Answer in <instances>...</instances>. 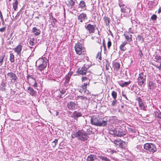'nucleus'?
Wrapping results in <instances>:
<instances>
[{
	"instance_id": "55",
	"label": "nucleus",
	"mask_w": 161,
	"mask_h": 161,
	"mask_svg": "<svg viewBox=\"0 0 161 161\" xmlns=\"http://www.w3.org/2000/svg\"><path fill=\"white\" fill-rule=\"evenodd\" d=\"M137 38L139 41H140L141 40H142V41H143V38H142V36H138Z\"/></svg>"
},
{
	"instance_id": "45",
	"label": "nucleus",
	"mask_w": 161,
	"mask_h": 161,
	"mask_svg": "<svg viewBox=\"0 0 161 161\" xmlns=\"http://www.w3.org/2000/svg\"><path fill=\"white\" fill-rule=\"evenodd\" d=\"M71 137L74 138L75 137H77L78 138V134H77V131L75 132H74L71 135Z\"/></svg>"
},
{
	"instance_id": "20",
	"label": "nucleus",
	"mask_w": 161,
	"mask_h": 161,
	"mask_svg": "<svg viewBox=\"0 0 161 161\" xmlns=\"http://www.w3.org/2000/svg\"><path fill=\"white\" fill-rule=\"evenodd\" d=\"M108 124V121L107 120L104 119H99V122L97 126L104 127Z\"/></svg>"
},
{
	"instance_id": "29",
	"label": "nucleus",
	"mask_w": 161,
	"mask_h": 161,
	"mask_svg": "<svg viewBox=\"0 0 161 161\" xmlns=\"http://www.w3.org/2000/svg\"><path fill=\"white\" fill-rule=\"evenodd\" d=\"M114 69V70L117 71L120 68V65L119 63L114 62L113 63Z\"/></svg>"
},
{
	"instance_id": "23",
	"label": "nucleus",
	"mask_w": 161,
	"mask_h": 161,
	"mask_svg": "<svg viewBox=\"0 0 161 161\" xmlns=\"http://www.w3.org/2000/svg\"><path fill=\"white\" fill-rule=\"evenodd\" d=\"M97 159V158L96 155L91 154L87 157L86 161H93Z\"/></svg>"
},
{
	"instance_id": "41",
	"label": "nucleus",
	"mask_w": 161,
	"mask_h": 161,
	"mask_svg": "<svg viewBox=\"0 0 161 161\" xmlns=\"http://www.w3.org/2000/svg\"><path fill=\"white\" fill-rule=\"evenodd\" d=\"M111 95L113 99H116L117 93L115 91H112L111 93Z\"/></svg>"
},
{
	"instance_id": "43",
	"label": "nucleus",
	"mask_w": 161,
	"mask_h": 161,
	"mask_svg": "<svg viewBox=\"0 0 161 161\" xmlns=\"http://www.w3.org/2000/svg\"><path fill=\"white\" fill-rule=\"evenodd\" d=\"M117 100L116 99H114L113 100L111 101V106L114 107L117 103Z\"/></svg>"
},
{
	"instance_id": "62",
	"label": "nucleus",
	"mask_w": 161,
	"mask_h": 161,
	"mask_svg": "<svg viewBox=\"0 0 161 161\" xmlns=\"http://www.w3.org/2000/svg\"><path fill=\"white\" fill-rule=\"evenodd\" d=\"M128 33H130V34H131V33L133 34L134 32L131 29V28H130L129 29V32H128Z\"/></svg>"
},
{
	"instance_id": "53",
	"label": "nucleus",
	"mask_w": 161,
	"mask_h": 161,
	"mask_svg": "<svg viewBox=\"0 0 161 161\" xmlns=\"http://www.w3.org/2000/svg\"><path fill=\"white\" fill-rule=\"evenodd\" d=\"M122 96H123L125 98V99L127 100H128V99L127 98V96H126V94H125V92H122Z\"/></svg>"
},
{
	"instance_id": "28",
	"label": "nucleus",
	"mask_w": 161,
	"mask_h": 161,
	"mask_svg": "<svg viewBox=\"0 0 161 161\" xmlns=\"http://www.w3.org/2000/svg\"><path fill=\"white\" fill-rule=\"evenodd\" d=\"M75 2L73 0H68V3L67 5L71 8H75Z\"/></svg>"
},
{
	"instance_id": "11",
	"label": "nucleus",
	"mask_w": 161,
	"mask_h": 161,
	"mask_svg": "<svg viewBox=\"0 0 161 161\" xmlns=\"http://www.w3.org/2000/svg\"><path fill=\"white\" fill-rule=\"evenodd\" d=\"M78 20L80 22L82 23L85 20L87 19V18L86 14L84 13H82L78 16Z\"/></svg>"
},
{
	"instance_id": "34",
	"label": "nucleus",
	"mask_w": 161,
	"mask_h": 161,
	"mask_svg": "<svg viewBox=\"0 0 161 161\" xmlns=\"http://www.w3.org/2000/svg\"><path fill=\"white\" fill-rule=\"evenodd\" d=\"M127 42H123L122 44H121L120 46V49L123 51L125 50L126 48L125 47V46L127 44Z\"/></svg>"
},
{
	"instance_id": "8",
	"label": "nucleus",
	"mask_w": 161,
	"mask_h": 161,
	"mask_svg": "<svg viewBox=\"0 0 161 161\" xmlns=\"http://www.w3.org/2000/svg\"><path fill=\"white\" fill-rule=\"evenodd\" d=\"M90 67L86 64H85L83 66L80 67L78 69V72L80 74L83 75H85L86 74L87 70Z\"/></svg>"
},
{
	"instance_id": "16",
	"label": "nucleus",
	"mask_w": 161,
	"mask_h": 161,
	"mask_svg": "<svg viewBox=\"0 0 161 161\" xmlns=\"http://www.w3.org/2000/svg\"><path fill=\"white\" fill-rule=\"evenodd\" d=\"M99 158L105 161H119L115 157H111V160L107 158V157H105L102 156H99Z\"/></svg>"
},
{
	"instance_id": "17",
	"label": "nucleus",
	"mask_w": 161,
	"mask_h": 161,
	"mask_svg": "<svg viewBox=\"0 0 161 161\" xmlns=\"http://www.w3.org/2000/svg\"><path fill=\"white\" fill-rule=\"evenodd\" d=\"M72 74V72H70L67 74L65 77V81L64 84L66 86H67L68 85V83L70 81L71 77Z\"/></svg>"
},
{
	"instance_id": "12",
	"label": "nucleus",
	"mask_w": 161,
	"mask_h": 161,
	"mask_svg": "<svg viewBox=\"0 0 161 161\" xmlns=\"http://www.w3.org/2000/svg\"><path fill=\"white\" fill-rule=\"evenodd\" d=\"M99 119L98 117L95 116H92L91 119V123L93 125L97 126Z\"/></svg>"
},
{
	"instance_id": "24",
	"label": "nucleus",
	"mask_w": 161,
	"mask_h": 161,
	"mask_svg": "<svg viewBox=\"0 0 161 161\" xmlns=\"http://www.w3.org/2000/svg\"><path fill=\"white\" fill-rule=\"evenodd\" d=\"M126 134V132L125 131L122 130L121 129L119 130V128H118L117 136L121 137Z\"/></svg>"
},
{
	"instance_id": "7",
	"label": "nucleus",
	"mask_w": 161,
	"mask_h": 161,
	"mask_svg": "<svg viewBox=\"0 0 161 161\" xmlns=\"http://www.w3.org/2000/svg\"><path fill=\"white\" fill-rule=\"evenodd\" d=\"M121 12L123 13V14H121L122 17L124 16L128 17L130 16V8L124 6L123 7L121 8Z\"/></svg>"
},
{
	"instance_id": "1",
	"label": "nucleus",
	"mask_w": 161,
	"mask_h": 161,
	"mask_svg": "<svg viewBox=\"0 0 161 161\" xmlns=\"http://www.w3.org/2000/svg\"><path fill=\"white\" fill-rule=\"evenodd\" d=\"M75 48L76 53L78 55L84 54L86 52V49L84 46L83 40L78 41L75 44Z\"/></svg>"
},
{
	"instance_id": "26",
	"label": "nucleus",
	"mask_w": 161,
	"mask_h": 161,
	"mask_svg": "<svg viewBox=\"0 0 161 161\" xmlns=\"http://www.w3.org/2000/svg\"><path fill=\"white\" fill-rule=\"evenodd\" d=\"M118 129V128H111L109 130V133H110V134L112 135H113L115 136H117Z\"/></svg>"
},
{
	"instance_id": "48",
	"label": "nucleus",
	"mask_w": 161,
	"mask_h": 161,
	"mask_svg": "<svg viewBox=\"0 0 161 161\" xmlns=\"http://www.w3.org/2000/svg\"><path fill=\"white\" fill-rule=\"evenodd\" d=\"M82 81L83 82H86L87 81H88L89 80H88V79L85 77H83L81 78Z\"/></svg>"
},
{
	"instance_id": "54",
	"label": "nucleus",
	"mask_w": 161,
	"mask_h": 161,
	"mask_svg": "<svg viewBox=\"0 0 161 161\" xmlns=\"http://www.w3.org/2000/svg\"><path fill=\"white\" fill-rule=\"evenodd\" d=\"M79 97L80 99L82 100H83L85 99H87V97L85 96H79Z\"/></svg>"
},
{
	"instance_id": "58",
	"label": "nucleus",
	"mask_w": 161,
	"mask_h": 161,
	"mask_svg": "<svg viewBox=\"0 0 161 161\" xmlns=\"http://www.w3.org/2000/svg\"><path fill=\"white\" fill-rule=\"evenodd\" d=\"M0 17L2 21L4 23V19L3 18V15H2L1 12L0 11Z\"/></svg>"
},
{
	"instance_id": "52",
	"label": "nucleus",
	"mask_w": 161,
	"mask_h": 161,
	"mask_svg": "<svg viewBox=\"0 0 161 161\" xmlns=\"http://www.w3.org/2000/svg\"><path fill=\"white\" fill-rule=\"evenodd\" d=\"M108 151L109 152L111 153L112 154H113V153L116 152V151L114 150H113L111 149H109Z\"/></svg>"
},
{
	"instance_id": "15",
	"label": "nucleus",
	"mask_w": 161,
	"mask_h": 161,
	"mask_svg": "<svg viewBox=\"0 0 161 161\" xmlns=\"http://www.w3.org/2000/svg\"><path fill=\"white\" fill-rule=\"evenodd\" d=\"M22 49V45L21 43H20L14 48V51L17 53V55L20 56L21 55Z\"/></svg>"
},
{
	"instance_id": "61",
	"label": "nucleus",
	"mask_w": 161,
	"mask_h": 161,
	"mask_svg": "<svg viewBox=\"0 0 161 161\" xmlns=\"http://www.w3.org/2000/svg\"><path fill=\"white\" fill-rule=\"evenodd\" d=\"M139 54L140 57H142V56H143V53L141 50H140L139 52Z\"/></svg>"
},
{
	"instance_id": "59",
	"label": "nucleus",
	"mask_w": 161,
	"mask_h": 161,
	"mask_svg": "<svg viewBox=\"0 0 161 161\" xmlns=\"http://www.w3.org/2000/svg\"><path fill=\"white\" fill-rule=\"evenodd\" d=\"M56 22V19L55 18H53L52 19V22L54 24V25H55V23Z\"/></svg>"
},
{
	"instance_id": "32",
	"label": "nucleus",
	"mask_w": 161,
	"mask_h": 161,
	"mask_svg": "<svg viewBox=\"0 0 161 161\" xmlns=\"http://www.w3.org/2000/svg\"><path fill=\"white\" fill-rule=\"evenodd\" d=\"M103 20L105 23L106 25L107 26H109L110 23V18L108 17H104L103 18Z\"/></svg>"
},
{
	"instance_id": "49",
	"label": "nucleus",
	"mask_w": 161,
	"mask_h": 161,
	"mask_svg": "<svg viewBox=\"0 0 161 161\" xmlns=\"http://www.w3.org/2000/svg\"><path fill=\"white\" fill-rule=\"evenodd\" d=\"M157 16L155 14H153L151 17V19L153 20H155L156 19Z\"/></svg>"
},
{
	"instance_id": "9",
	"label": "nucleus",
	"mask_w": 161,
	"mask_h": 161,
	"mask_svg": "<svg viewBox=\"0 0 161 161\" xmlns=\"http://www.w3.org/2000/svg\"><path fill=\"white\" fill-rule=\"evenodd\" d=\"M7 78L10 80L11 82H15L17 81L18 78L16 75L12 72L8 73L7 74Z\"/></svg>"
},
{
	"instance_id": "3",
	"label": "nucleus",
	"mask_w": 161,
	"mask_h": 161,
	"mask_svg": "<svg viewBox=\"0 0 161 161\" xmlns=\"http://www.w3.org/2000/svg\"><path fill=\"white\" fill-rule=\"evenodd\" d=\"M146 75V73H141L139 74L137 79L138 85L140 86H144L145 84Z\"/></svg>"
},
{
	"instance_id": "5",
	"label": "nucleus",
	"mask_w": 161,
	"mask_h": 161,
	"mask_svg": "<svg viewBox=\"0 0 161 161\" xmlns=\"http://www.w3.org/2000/svg\"><path fill=\"white\" fill-rule=\"evenodd\" d=\"M78 139L82 141H86L89 136L84 130H79L77 131Z\"/></svg>"
},
{
	"instance_id": "38",
	"label": "nucleus",
	"mask_w": 161,
	"mask_h": 161,
	"mask_svg": "<svg viewBox=\"0 0 161 161\" xmlns=\"http://www.w3.org/2000/svg\"><path fill=\"white\" fill-rule=\"evenodd\" d=\"M135 150L137 152H142L143 150V149L142 148V147L140 145H137L135 147Z\"/></svg>"
},
{
	"instance_id": "63",
	"label": "nucleus",
	"mask_w": 161,
	"mask_h": 161,
	"mask_svg": "<svg viewBox=\"0 0 161 161\" xmlns=\"http://www.w3.org/2000/svg\"><path fill=\"white\" fill-rule=\"evenodd\" d=\"M82 91H84V90L86 89V87L85 86L82 85Z\"/></svg>"
},
{
	"instance_id": "14",
	"label": "nucleus",
	"mask_w": 161,
	"mask_h": 161,
	"mask_svg": "<svg viewBox=\"0 0 161 161\" xmlns=\"http://www.w3.org/2000/svg\"><path fill=\"white\" fill-rule=\"evenodd\" d=\"M82 114L81 112L75 111L73 113L72 118L75 119L77 120V119L82 116Z\"/></svg>"
},
{
	"instance_id": "47",
	"label": "nucleus",
	"mask_w": 161,
	"mask_h": 161,
	"mask_svg": "<svg viewBox=\"0 0 161 161\" xmlns=\"http://www.w3.org/2000/svg\"><path fill=\"white\" fill-rule=\"evenodd\" d=\"M155 59L156 60V61H158L161 60V57L160 56L156 55L155 57Z\"/></svg>"
},
{
	"instance_id": "31",
	"label": "nucleus",
	"mask_w": 161,
	"mask_h": 161,
	"mask_svg": "<svg viewBox=\"0 0 161 161\" xmlns=\"http://www.w3.org/2000/svg\"><path fill=\"white\" fill-rule=\"evenodd\" d=\"M130 80L128 82H120L119 83V85L122 87L126 86L130 83Z\"/></svg>"
},
{
	"instance_id": "42",
	"label": "nucleus",
	"mask_w": 161,
	"mask_h": 161,
	"mask_svg": "<svg viewBox=\"0 0 161 161\" xmlns=\"http://www.w3.org/2000/svg\"><path fill=\"white\" fill-rule=\"evenodd\" d=\"M121 141L120 139H116L114 140L113 143L115 145L116 147H117V145H119V143L120 142V141Z\"/></svg>"
},
{
	"instance_id": "2",
	"label": "nucleus",
	"mask_w": 161,
	"mask_h": 161,
	"mask_svg": "<svg viewBox=\"0 0 161 161\" xmlns=\"http://www.w3.org/2000/svg\"><path fill=\"white\" fill-rule=\"evenodd\" d=\"M48 60L44 57L39 58L36 62V66L38 65V69L40 71L44 70L47 67Z\"/></svg>"
},
{
	"instance_id": "60",
	"label": "nucleus",
	"mask_w": 161,
	"mask_h": 161,
	"mask_svg": "<svg viewBox=\"0 0 161 161\" xmlns=\"http://www.w3.org/2000/svg\"><path fill=\"white\" fill-rule=\"evenodd\" d=\"M5 27H3L0 29V31L1 32H3L5 30Z\"/></svg>"
},
{
	"instance_id": "33",
	"label": "nucleus",
	"mask_w": 161,
	"mask_h": 161,
	"mask_svg": "<svg viewBox=\"0 0 161 161\" xmlns=\"http://www.w3.org/2000/svg\"><path fill=\"white\" fill-rule=\"evenodd\" d=\"M18 2L17 0H13V8L14 10H16L17 8Z\"/></svg>"
},
{
	"instance_id": "39",
	"label": "nucleus",
	"mask_w": 161,
	"mask_h": 161,
	"mask_svg": "<svg viewBox=\"0 0 161 161\" xmlns=\"http://www.w3.org/2000/svg\"><path fill=\"white\" fill-rule=\"evenodd\" d=\"M10 61L11 63L14 61V56L12 53H10Z\"/></svg>"
},
{
	"instance_id": "37",
	"label": "nucleus",
	"mask_w": 161,
	"mask_h": 161,
	"mask_svg": "<svg viewBox=\"0 0 161 161\" xmlns=\"http://www.w3.org/2000/svg\"><path fill=\"white\" fill-rule=\"evenodd\" d=\"M148 86L150 87V89H153L155 88V83L153 81H150L148 83Z\"/></svg>"
},
{
	"instance_id": "25",
	"label": "nucleus",
	"mask_w": 161,
	"mask_h": 161,
	"mask_svg": "<svg viewBox=\"0 0 161 161\" xmlns=\"http://www.w3.org/2000/svg\"><path fill=\"white\" fill-rule=\"evenodd\" d=\"M84 128L86 130L85 131L87 133V135L89 134H90L92 132V129L90 126L86 125Z\"/></svg>"
},
{
	"instance_id": "4",
	"label": "nucleus",
	"mask_w": 161,
	"mask_h": 161,
	"mask_svg": "<svg viewBox=\"0 0 161 161\" xmlns=\"http://www.w3.org/2000/svg\"><path fill=\"white\" fill-rule=\"evenodd\" d=\"M144 148L151 153H154L157 150L155 144L151 143H146L144 145Z\"/></svg>"
},
{
	"instance_id": "19",
	"label": "nucleus",
	"mask_w": 161,
	"mask_h": 161,
	"mask_svg": "<svg viewBox=\"0 0 161 161\" xmlns=\"http://www.w3.org/2000/svg\"><path fill=\"white\" fill-rule=\"evenodd\" d=\"M76 103L75 102H69L67 103V106L69 109L72 110L75 109Z\"/></svg>"
},
{
	"instance_id": "56",
	"label": "nucleus",
	"mask_w": 161,
	"mask_h": 161,
	"mask_svg": "<svg viewBox=\"0 0 161 161\" xmlns=\"http://www.w3.org/2000/svg\"><path fill=\"white\" fill-rule=\"evenodd\" d=\"M89 82L90 80H89L88 81H87L86 82H84L83 85L85 86L86 87V86L89 84Z\"/></svg>"
},
{
	"instance_id": "13",
	"label": "nucleus",
	"mask_w": 161,
	"mask_h": 161,
	"mask_svg": "<svg viewBox=\"0 0 161 161\" xmlns=\"http://www.w3.org/2000/svg\"><path fill=\"white\" fill-rule=\"evenodd\" d=\"M139 105L141 109L144 110V109L147 107V105L143 103L142 99L140 97L138 98Z\"/></svg>"
},
{
	"instance_id": "46",
	"label": "nucleus",
	"mask_w": 161,
	"mask_h": 161,
	"mask_svg": "<svg viewBox=\"0 0 161 161\" xmlns=\"http://www.w3.org/2000/svg\"><path fill=\"white\" fill-rule=\"evenodd\" d=\"M97 58H98L100 60L101 59V52H99L96 56V57Z\"/></svg>"
},
{
	"instance_id": "21",
	"label": "nucleus",
	"mask_w": 161,
	"mask_h": 161,
	"mask_svg": "<svg viewBox=\"0 0 161 161\" xmlns=\"http://www.w3.org/2000/svg\"><path fill=\"white\" fill-rule=\"evenodd\" d=\"M31 31L36 36H39L41 33L40 30L36 27L33 28Z\"/></svg>"
},
{
	"instance_id": "57",
	"label": "nucleus",
	"mask_w": 161,
	"mask_h": 161,
	"mask_svg": "<svg viewBox=\"0 0 161 161\" xmlns=\"http://www.w3.org/2000/svg\"><path fill=\"white\" fill-rule=\"evenodd\" d=\"M128 130L129 131L132 133H134L135 132L134 130L132 128H129Z\"/></svg>"
},
{
	"instance_id": "64",
	"label": "nucleus",
	"mask_w": 161,
	"mask_h": 161,
	"mask_svg": "<svg viewBox=\"0 0 161 161\" xmlns=\"http://www.w3.org/2000/svg\"><path fill=\"white\" fill-rule=\"evenodd\" d=\"M84 93L86 94L87 95H88L89 93V92L88 90H87L86 89V90H84Z\"/></svg>"
},
{
	"instance_id": "51",
	"label": "nucleus",
	"mask_w": 161,
	"mask_h": 161,
	"mask_svg": "<svg viewBox=\"0 0 161 161\" xmlns=\"http://www.w3.org/2000/svg\"><path fill=\"white\" fill-rule=\"evenodd\" d=\"M112 44L111 42L110 41H109L107 43V47L108 49H109L111 46Z\"/></svg>"
},
{
	"instance_id": "40",
	"label": "nucleus",
	"mask_w": 161,
	"mask_h": 161,
	"mask_svg": "<svg viewBox=\"0 0 161 161\" xmlns=\"http://www.w3.org/2000/svg\"><path fill=\"white\" fill-rule=\"evenodd\" d=\"M58 140L57 139H55V140L52 142V146L54 148L56 147L58 143Z\"/></svg>"
},
{
	"instance_id": "10",
	"label": "nucleus",
	"mask_w": 161,
	"mask_h": 161,
	"mask_svg": "<svg viewBox=\"0 0 161 161\" xmlns=\"http://www.w3.org/2000/svg\"><path fill=\"white\" fill-rule=\"evenodd\" d=\"M85 27L86 30L88 31L89 33H94L95 28L93 25L90 24H89L85 26Z\"/></svg>"
},
{
	"instance_id": "22",
	"label": "nucleus",
	"mask_w": 161,
	"mask_h": 161,
	"mask_svg": "<svg viewBox=\"0 0 161 161\" xmlns=\"http://www.w3.org/2000/svg\"><path fill=\"white\" fill-rule=\"evenodd\" d=\"M124 36L127 42H130L132 41V35L130 33H128V32H125Z\"/></svg>"
},
{
	"instance_id": "30",
	"label": "nucleus",
	"mask_w": 161,
	"mask_h": 161,
	"mask_svg": "<svg viewBox=\"0 0 161 161\" xmlns=\"http://www.w3.org/2000/svg\"><path fill=\"white\" fill-rule=\"evenodd\" d=\"M28 92L31 95L33 96L36 94V92L33 88L29 87L28 88Z\"/></svg>"
},
{
	"instance_id": "6",
	"label": "nucleus",
	"mask_w": 161,
	"mask_h": 161,
	"mask_svg": "<svg viewBox=\"0 0 161 161\" xmlns=\"http://www.w3.org/2000/svg\"><path fill=\"white\" fill-rule=\"evenodd\" d=\"M26 81L29 85H31L34 88L36 87L37 86L36 80L33 77V76L32 75L28 74L26 76Z\"/></svg>"
},
{
	"instance_id": "44",
	"label": "nucleus",
	"mask_w": 161,
	"mask_h": 161,
	"mask_svg": "<svg viewBox=\"0 0 161 161\" xmlns=\"http://www.w3.org/2000/svg\"><path fill=\"white\" fill-rule=\"evenodd\" d=\"M4 56L5 55H2L0 56V66L2 65L3 64Z\"/></svg>"
},
{
	"instance_id": "35",
	"label": "nucleus",
	"mask_w": 161,
	"mask_h": 161,
	"mask_svg": "<svg viewBox=\"0 0 161 161\" xmlns=\"http://www.w3.org/2000/svg\"><path fill=\"white\" fill-rule=\"evenodd\" d=\"M36 41L34 38H31L29 42V44L31 46H34L36 43Z\"/></svg>"
},
{
	"instance_id": "50",
	"label": "nucleus",
	"mask_w": 161,
	"mask_h": 161,
	"mask_svg": "<svg viewBox=\"0 0 161 161\" xmlns=\"http://www.w3.org/2000/svg\"><path fill=\"white\" fill-rule=\"evenodd\" d=\"M59 91L62 94H64L66 92V89L64 88L60 89Z\"/></svg>"
},
{
	"instance_id": "36",
	"label": "nucleus",
	"mask_w": 161,
	"mask_h": 161,
	"mask_svg": "<svg viewBox=\"0 0 161 161\" xmlns=\"http://www.w3.org/2000/svg\"><path fill=\"white\" fill-rule=\"evenodd\" d=\"M127 143L125 142L121 141L120 148L123 149L126 148L127 147Z\"/></svg>"
},
{
	"instance_id": "18",
	"label": "nucleus",
	"mask_w": 161,
	"mask_h": 161,
	"mask_svg": "<svg viewBox=\"0 0 161 161\" xmlns=\"http://www.w3.org/2000/svg\"><path fill=\"white\" fill-rule=\"evenodd\" d=\"M154 114L155 118L161 122V112L159 110H157L154 112Z\"/></svg>"
},
{
	"instance_id": "27",
	"label": "nucleus",
	"mask_w": 161,
	"mask_h": 161,
	"mask_svg": "<svg viewBox=\"0 0 161 161\" xmlns=\"http://www.w3.org/2000/svg\"><path fill=\"white\" fill-rule=\"evenodd\" d=\"M78 5L79 8H80L82 9L85 8V10L86 9V3L84 1L82 0L80 1Z\"/></svg>"
}]
</instances>
